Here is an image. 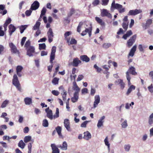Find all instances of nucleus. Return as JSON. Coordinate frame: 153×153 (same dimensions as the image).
I'll return each instance as SVG.
<instances>
[{
	"instance_id": "obj_46",
	"label": "nucleus",
	"mask_w": 153,
	"mask_h": 153,
	"mask_svg": "<svg viewBox=\"0 0 153 153\" xmlns=\"http://www.w3.org/2000/svg\"><path fill=\"white\" fill-rule=\"evenodd\" d=\"M104 142L105 145L107 146L108 149H109L110 147V144L109 143V142L108 141V137L107 136L106 137L105 139Z\"/></svg>"
},
{
	"instance_id": "obj_48",
	"label": "nucleus",
	"mask_w": 153,
	"mask_h": 153,
	"mask_svg": "<svg viewBox=\"0 0 153 153\" xmlns=\"http://www.w3.org/2000/svg\"><path fill=\"white\" fill-rule=\"evenodd\" d=\"M89 27L88 28H86L85 30L83 31L81 33V35L82 36H84L86 35L88 31H89Z\"/></svg>"
},
{
	"instance_id": "obj_36",
	"label": "nucleus",
	"mask_w": 153,
	"mask_h": 153,
	"mask_svg": "<svg viewBox=\"0 0 153 153\" xmlns=\"http://www.w3.org/2000/svg\"><path fill=\"white\" fill-rule=\"evenodd\" d=\"M111 46V44L109 43H104L102 45V47L104 49H107Z\"/></svg>"
},
{
	"instance_id": "obj_26",
	"label": "nucleus",
	"mask_w": 153,
	"mask_h": 153,
	"mask_svg": "<svg viewBox=\"0 0 153 153\" xmlns=\"http://www.w3.org/2000/svg\"><path fill=\"white\" fill-rule=\"evenodd\" d=\"M118 84L120 85V86L122 89H123L125 87V84L123 82V80L121 79H118L116 82Z\"/></svg>"
},
{
	"instance_id": "obj_50",
	"label": "nucleus",
	"mask_w": 153,
	"mask_h": 153,
	"mask_svg": "<svg viewBox=\"0 0 153 153\" xmlns=\"http://www.w3.org/2000/svg\"><path fill=\"white\" fill-rule=\"evenodd\" d=\"M32 12V11L31 10H27L25 12L26 16H29L31 15Z\"/></svg>"
},
{
	"instance_id": "obj_53",
	"label": "nucleus",
	"mask_w": 153,
	"mask_h": 153,
	"mask_svg": "<svg viewBox=\"0 0 153 153\" xmlns=\"http://www.w3.org/2000/svg\"><path fill=\"white\" fill-rule=\"evenodd\" d=\"M109 0H102V5H106L108 4Z\"/></svg>"
},
{
	"instance_id": "obj_16",
	"label": "nucleus",
	"mask_w": 153,
	"mask_h": 153,
	"mask_svg": "<svg viewBox=\"0 0 153 153\" xmlns=\"http://www.w3.org/2000/svg\"><path fill=\"white\" fill-rule=\"evenodd\" d=\"M51 147L52 150V153H59V150L55 144H51Z\"/></svg>"
},
{
	"instance_id": "obj_62",
	"label": "nucleus",
	"mask_w": 153,
	"mask_h": 153,
	"mask_svg": "<svg viewBox=\"0 0 153 153\" xmlns=\"http://www.w3.org/2000/svg\"><path fill=\"white\" fill-rule=\"evenodd\" d=\"M130 148V146L129 145H126L124 146V149L126 151H128Z\"/></svg>"
},
{
	"instance_id": "obj_52",
	"label": "nucleus",
	"mask_w": 153,
	"mask_h": 153,
	"mask_svg": "<svg viewBox=\"0 0 153 153\" xmlns=\"http://www.w3.org/2000/svg\"><path fill=\"white\" fill-rule=\"evenodd\" d=\"M100 3L99 0H94L92 2V4L94 6H96L99 4Z\"/></svg>"
},
{
	"instance_id": "obj_14",
	"label": "nucleus",
	"mask_w": 153,
	"mask_h": 153,
	"mask_svg": "<svg viewBox=\"0 0 153 153\" xmlns=\"http://www.w3.org/2000/svg\"><path fill=\"white\" fill-rule=\"evenodd\" d=\"M45 111L47 113V117L50 118L51 120L53 119V114L52 111L49 109V107L45 109Z\"/></svg>"
},
{
	"instance_id": "obj_33",
	"label": "nucleus",
	"mask_w": 153,
	"mask_h": 153,
	"mask_svg": "<svg viewBox=\"0 0 153 153\" xmlns=\"http://www.w3.org/2000/svg\"><path fill=\"white\" fill-rule=\"evenodd\" d=\"M25 146V144L22 140H21L18 143V146L22 149L24 148Z\"/></svg>"
},
{
	"instance_id": "obj_28",
	"label": "nucleus",
	"mask_w": 153,
	"mask_h": 153,
	"mask_svg": "<svg viewBox=\"0 0 153 153\" xmlns=\"http://www.w3.org/2000/svg\"><path fill=\"white\" fill-rule=\"evenodd\" d=\"M24 101L25 104L29 105L32 103V100L31 98L26 97L24 99Z\"/></svg>"
},
{
	"instance_id": "obj_27",
	"label": "nucleus",
	"mask_w": 153,
	"mask_h": 153,
	"mask_svg": "<svg viewBox=\"0 0 153 153\" xmlns=\"http://www.w3.org/2000/svg\"><path fill=\"white\" fill-rule=\"evenodd\" d=\"M105 117L104 116H103L98 121V122L97 124L98 127L100 128L102 125L103 121H102L105 119Z\"/></svg>"
},
{
	"instance_id": "obj_40",
	"label": "nucleus",
	"mask_w": 153,
	"mask_h": 153,
	"mask_svg": "<svg viewBox=\"0 0 153 153\" xmlns=\"http://www.w3.org/2000/svg\"><path fill=\"white\" fill-rule=\"evenodd\" d=\"M46 11V8L45 7H43L41 11L40 14V17H42V16L45 15Z\"/></svg>"
},
{
	"instance_id": "obj_2",
	"label": "nucleus",
	"mask_w": 153,
	"mask_h": 153,
	"mask_svg": "<svg viewBox=\"0 0 153 153\" xmlns=\"http://www.w3.org/2000/svg\"><path fill=\"white\" fill-rule=\"evenodd\" d=\"M56 47L55 46H53L51 49L50 60V63L52 64L51 65L48 66V70L50 72L51 71L52 69L53 66V65L52 64L53 63V61L55 59V53L56 52Z\"/></svg>"
},
{
	"instance_id": "obj_10",
	"label": "nucleus",
	"mask_w": 153,
	"mask_h": 153,
	"mask_svg": "<svg viewBox=\"0 0 153 153\" xmlns=\"http://www.w3.org/2000/svg\"><path fill=\"white\" fill-rule=\"evenodd\" d=\"M152 23V19H148L146 22V23H143L142 26L144 29H146L150 27V25Z\"/></svg>"
},
{
	"instance_id": "obj_44",
	"label": "nucleus",
	"mask_w": 153,
	"mask_h": 153,
	"mask_svg": "<svg viewBox=\"0 0 153 153\" xmlns=\"http://www.w3.org/2000/svg\"><path fill=\"white\" fill-rule=\"evenodd\" d=\"M27 26L26 25H22L20 27V33H22L24 31V30L26 29L27 27Z\"/></svg>"
},
{
	"instance_id": "obj_60",
	"label": "nucleus",
	"mask_w": 153,
	"mask_h": 153,
	"mask_svg": "<svg viewBox=\"0 0 153 153\" xmlns=\"http://www.w3.org/2000/svg\"><path fill=\"white\" fill-rule=\"evenodd\" d=\"M0 143L1 144L2 146L5 148H7L8 147L6 143L0 142Z\"/></svg>"
},
{
	"instance_id": "obj_8",
	"label": "nucleus",
	"mask_w": 153,
	"mask_h": 153,
	"mask_svg": "<svg viewBox=\"0 0 153 153\" xmlns=\"http://www.w3.org/2000/svg\"><path fill=\"white\" fill-rule=\"evenodd\" d=\"M142 11L141 9H135L134 10H131L128 12V16H135L142 13Z\"/></svg>"
},
{
	"instance_id": "obj_19",
	"label": "nucleus",
	"mask_w": 153,
	"mask_h": 153,
	"mask_svg": "<svg viewBox=\"0 0 153 153\" xmlns=\"http://www.w3.org/2000/svg\"><path fill=\"white\" fill-rule=\"evenodd\" d=\"M23 69V67L20 65L17 66L16 68V73L19 77L22 76L21 71Z\"/></svg>"
},
{
	"instance_id": "obj_51",
	"label": "nucleus",
	"mask_w": 153,
	"mask_h": 153,
	"mask_svg": "<svg viewBox=\"0 0 153 153\" xmlns=\"http://www.w3.org/2000/svg\"><path fill=\"white\" fill-rule=\"evenodd\" d=\"M26 39H27V37L25 36L23 37L22 38V40H21V45L22 46H23V45H24Z\"/></svg>"
},
{
	"instance_id": "obj_23",
	"label": "nucleus",
	"mask_w": 153,
	"mask_h": 153,
	"mask_svg": "<svg viewBox=\"0 0 153 153\" xmlns=\"http://www.w3.org/2000/svg\"><path fill=\"white\" fill-rule=\"evenodd\" d=\"M71 34V31H67L64 34V37L65 40H66L67 42L69 43L70 40V38H67V37L70 35Z\"/></svg>"
},
{
	"instance_id": "obj_22",
	"label": "nucleus",
	"mask_w": 153,
	"mask_h": 153,
	"mask_svg": "<svg viewBox=\"0 0 153 153\" xmlns=\"http://www.w3.org/2000/svg\"><path fill=\"white\" fill-rule=\"evenodd\" d=\"M91 137V135L90 133L88 131L84 133L83 138L87 140H89Z\"/></svg>"
},
{
	"instance_id": "obj_58",
	"label": "nucleus",
	"mask_w": 153,
	"mask_h": 153,
	"mask_svg": "<svg viewBox=\"0 0 153 153\" xmlns=\"http://www.w3.org/2000/svg\"><path fill=\"white\" fill-rule=\"evenodd\" d=\"M92 30V26L91 25H90V27H89V31L88 33L89 34V37H91V31Z\"/></svg>"
},
{
	"instance_id": "obj_39",
	"label": "nucleus",
	"mask_w": 153,
	"mask_h": 153,
	"mask_svg": "<svg viewBox=\"0 0 153 153\" xmlns=\"http://www.w3.org/2000/svg\"><path fill=\"white\" fill-rule=\"evenodd\" d=\"M56 130L59 136L61 135V127L58 126L56 128Z\"/></svg>"
},
{
	"instance_id": "obj_59",
	"label": "nucleus",
	"mask_w": 153,
	"mask_h": 153,
	"mask_svg": "<svg viewBox=\"0 0 153 153\" xmlns=\"http://www.w3.org/2000/svg\"><path fill=\"white\" fill-rule=\"evenodd\" d=\"M122 127L123 128H125L127 126V120H125L124 122L122 124Z\"/></svg>"
},
{
	"instance_id": "obj_3",
	"label": "nucleus",
	"mask_w": 153,
	"mask_h": 153,
	"mask_svg": "<svg viewBox=\"0 0 153 153\" xmlns=\"http://www.w3.org/2000/svg\"><path fill=\"white\" fill-rule=\"evenodd\" d=\"M122 7V5L117 3L115 4V1L114 0L111 4V10L114 9H117L119 13H121L125 11V8Z\"/></svg>"
},
{
	"instance_id": "obj_63",
	"label": "nucleus",
	"mask_w": 153,
	"mask_h": 153,
	"mask_svg": "<svg viewBox=\"0 0 153 153\" xmlns=\"http://www.w3.org/2000/svg\"><path fill=\"white\" fill-rule=\"evenodd\" d=\"M83 76L82 75H79L78 76V77L76 79L77 81H79L81 80L83 78Z\"/></svg>"
},
{
	"instance_id": "obj_55",
	"label": "nucleus",
	"mask_w": 153,
	"mask_h": 153,
	"mask_svg": "<svg viewBox=\"0 0 153 153\" xmlns=\"http://www.w3.org/2000/svg\"><path fill=\"white\" fill-rule=\"evenodd\" d=\"M137 48V45H135L131 49L130 51H131L134 54V53Z\"/></svg>"
},
{
	"instance_id": "obj_24",
	"label": "nucleus",
	"mask_w": 153,
	"mask_h": 153,
	"mask_svg": "<svg viewBox=\"0 0 153 153\" xmlns=\"http://www.w3.org/2000/svg\"><path fill=\"white\" fill-rule=\"evenodd\" d=\"M132 34V33L131 30H129L126 32V34H124L123 36V38L124 39L126 40L127 39V38L130 36Z\"/></svg>"
},
{
	"instance_id": "obj_42",
	"label": "nucleus",
	"mask_w": 153,
	"mask_h": 153,
	"mask_svg": "<svg viewBox=\"0 0 153 153\" xmlns=\"http://www.w3.org/2000/svg\"><path fill=\"white\" fill-rule=\"evenodd\" d=\"M59 109L58 108H56L55 114H54L53 116L54 119L58 118L59 117Z\"/></svg>"
},
{
	"instance_id": "obj_57",
	"label": "nucleus",
	"mask_w": 153,
	"mask_h": 153,
	"mask_svg": "<svg viewBox=\"0 0 153 153\" xmlns=\"http://www.w3.org/2000/svg\"><path fill=\"white\" fill-rule=\"evenodd\" d=\"M148 88L150 92H153V86L152 84H151L150 86L148 87Z\"/></svg>"
},
{
	"instance_id": "obj_13",
	"label": "nucleus",
	"mask_w": 153,
	"mask_h": 153,
	"mask_svg": "<svg viewBox=\"0 0 153 153\" xmlns=\"http://www.w3.org/2000/svg\"><path fill=\"white\" fill-rule=\"evenodd\" d=\"M81 61L79 60L78 58L76 57L73 59L72 62L71 63L72 65L74 67H77L79 63H81Z\"/></svg>"
},
{
	"instance_id": "obj_54",
	"label": "nucleus",
	"mask_w": 153,
	"mask_h": 153,
	"mask_svg": "<svg viewBox=\"0 0 153 153\" xmlns=\"http://www.w3.org/2000/svg\"><path fill=\"white\" fill-rule=\"evenodd\" d=\"M137 48V45H135L131 49L130 51H131L134 54V53Z\"/></svg>"
},
{
	"instance_id": "obj_5",
	"label": "nucleus",
	"mask_w": 153,
	"mask_h": 153,
	"mask_svg": "<svg viewBox=\"0 0 153 153\" xmlns=\"http://www.w3.org/2000/svg\"><path fill=\"white\" fill-rule=\"evenodd\" d=\"M137 38V35L132 36L127 41V44L129 48H130L135 42Z\"/></svg>"
},
{
	"instance_id": "obj_12",
	"label": "nucleus",
	"mask_w": 153,
	"mask_h": 153,
	"mask_svg": "<svg viewBox=\"0 0 153 153\" xmlns=\"http://www.w3.org/2000/svg\"><path fill=\"white\" fill-rule=\"evenodd\" d=\"M101 16L102 17L107 16L108 18H111L112 16L111 14L109 13L108 11L106 9H104L101 12Z\"/></svg>"
},
{
	"instance_id": "obj_30",
	"label": "nucleus",
	"mask_w": 153,
	"mask_h": 153,
	"mask_svg": "<svg viewBox=\"0 0 153 153\" xmlns=\"http://www.w3.org/2000/svg\"><path fill=\"white\" fill-rule=\"evenodd\" d=\"M41 23L39 22H37L35 25L33 27V30H36L37 29H39L40 26V25Z\"/></svg>"
},
{
	"instance_id": "obj_7",
	"label": "nucleus",
	"mask_w": 153,
	"mask_h": 153,
	"mask_svg": "<svg viewBox=\"0 0 153 153\" xmlns=\"http://www.w3.org/2000/svg\"><path fill=\"white\" fill-rule=\"evenodd\" d=\"M129 74L133 75H136L137 74V73L135 71V69L134 67L131 66L130 67L126 72V76H130Z\"/></svg>"
},
{
	"instance_id": "obj_37",
	"label": "nucleus",
	"mask_w": 153,
	"mask_h": 153,
	"mask_svg": "<svg viewBox=\"0 0 153 153\" xmlns=\"http://www.w3.org/2000/svg\"><path fill=\"white\" fill-rule=\"evenodd\" d=\"M46 46L45 43L39 44V49L40 50L45 49Z\"/></svg>"
},
{
	"instance_id": "obj_49",
	"label": "nucleus",
	"mask_w": 153,
	"mask_h": 153,
	"mask_svg": "<svg viewBox=\"0 0 153 153\" xmlns=\"http://www.w3.org/2000/svg\"><path fill=\"white\" fill-rule=\"evenodd\" d=\"M89 122L88 121H85L83 122L81 125V127H82L85 128L86 127V125Z\"/></svg>"
},
{
	"instance_id": "obj_47",
	"label": "nucleus",
	"mask_w": 153,
	"mask_h": 153,
	"mask_svg": "<svg viewBox=\"0 0 153 153\" xmlns=\"http://www.w3.org/2000/svg\"><path fill=\"white\" fill-rule=\"evenodd\" d=\"M30 42L29 40H28L26 42L25 44V47L26 48V49L28 48L30 46Z\"/></svg>"
},
{
	"instance_id": "obj_56",
	"label": "nucleus",
	"mask_w": 153,
	"mask_h": 153,
	"mask_svg": "<svg viewBox=\"0 0 153 153\" xmlns=\"http://www.w3.org/2000/svg\"><path fill=\"white\" fill-rule=\"evenodd\" d=\"M52 93L53 95L56 96H58L59 94V92L58 91L55 90H53Z\"/></svg>"
},
{
	"instance_id": "obj_29",
	"label": "nucleus",
	"mask_w": 153,
	"mask_h": 153,
	"mask_svg": "<svg viewBox=\"0 0 153 153\" xmlns=\"http://www.w3.org/2000/svg\"><path fill=\"white\" fill-rule=\"evenodd\" d=\"M135 87L133 85H131L128 88L127 90V91L126 93V95H128L133 90H134L135 89Z\"/></svg>"
},
{
	"instance_id": "obj_31",
	"label": "nucleus",
	"mask_w": 153,
	"mask_h": 153,
	"mask_svg": "<svg viewBox=\"0 0 153 153\" xmlns=\"http://www.w3.org/2000/svg\"><path fill=\"white\" fill-rule=\"evenodd\" d=\"M9 103V101L8 100H5L2 103L1 107L2 108L5 107Z\"/></svg>"
},
{
	"instance_id": "obj_38",
	"label": "nucleus",
	"mask_w": 153,
	"mask_h": 153,
	"mask_svg": "<svg viewBox=\"0 0 153 153\" xmlns=\"http://www.w3.org/2000/svg\"><path fill=\"white\" fill-rule=\"evenodd\" d=\"M59 79L58 78H54L52 80V82L54 85L58 84Z\"/></svg>"
},
{
	"instance_id": "obj_11",
	"label": "nucleus",
	"mask_w": 153,
	"mask_h": 153,
	"mask_svg": "<svg viewBox=\"0 0 153 153\" xmlns=\"http://www.w3.org/2000/svg\"><path fill=\"white\" fill-rule=\"evenodd\" d=\"M39 6V3L36 1L32 4L30 9L32 10H35L38 9Z\"/></svg>"
},
{
	"instance_id": "obj_35",
	"label": "nucleus",
	"mask_w": 153,
	"mask_h": 153,
	"mask_svg": "<svg viewBox=\"0 0 153 153\" xmlns=\"http://www.w3.org/2000/svg\"><path fill=\"white\" fill-rule=\"evenodd\" d=\"M31 139V136H25L24 139V140L25 143H27L30 141Z\"/></svg>"
},
{
	"instance_id": "obj_61",
	"label": "nucleus",
	"mask_w": 153,
	"mask_h": 153,
	"mask_svg": "<svg viewBox=\"0 0 153 153\" xmlns=\"http://www.w3.org/2000/svg\"><path fill=\"white\" fill-rule=\"evenodd\" d=\"M48 52L44 51H41V56H43L47 55Z\"/></svg>"
},
{
	"instance_id": "obj_25",
	"label": "nucleus",
	"mask_w": 153,
	"mask_h": 153,
	"mask_svg": "<svg viewBox=\"0 0 153 153\" xmlns=\"http://www.w3.org/2000/svg\"><path fill=\"white\" fill-rule=\"evenodd\" d=\"M68 145L66 141H64L62 144V145H60L58 146V147L59 148H61V149L63 150H66L67 149Z\"/></svg>"
},
{
	"instance_id": "obj_18",
	"label": "nucleus",
	"mask_w": 153,
	"mask_h": 153,
	"mask_svg": "<svg viewBox=\"0 0 153 153\" xmlns=\"http://www.w3.org/2000/svg\"><path fill=\"white\" fill-rule=\"evenodd\" d=\"M9 33L10 36H11L13 33L16 30V28L14 25L12 24H10L9 26Z\"/></svg>"
},
{
	"instance_id": "obj_21",
	"label": "nucleus",
	"mask_w": 153,
	"mask_h": 153,
	"mask_svg": "<svg viewBox=\"0 0 153 153\" xmlns=\"http://www.w3.org/2000/svg\"><path fill=\"white\" fill-rule=\"evenodd\" d=\"M95 18L96 20L100 25L102 26H105V23L102 21V19L98 17H96Z\"/></svg>"
},
{
	"instance_id": "obj_45",
	"label": "nucleus",
	"mask_w": 153,
	"mask_h": 153,
	"mask_svg": "<svg viewBox=\"0 0 153 153\" xmlns=\"http://www.w3.org/2000/svg\"><path fill=\"white\" fill-rule=\"evenodd\" d=\"M48 120L46 119H44L43 121L42 126L45 127L48 126Z\"/></svg>"
},
{
	"instance_id": "obj_34",
	"label": "nucleus",
	"mask_w": 153,
	"mask_h": 153,
	"mask_svg": "<svg viewBox=\"0 0 153 153\" xmlns=\"http://www.w3.org/2000/svg\"><path fill=\"white\" fill-rule=\"evenodd\" d=\"M128 22H123V23L122 26L123 28L124 29L125 31L127 30L128 29Z\"/></svg>"
},
{
	"instance_id": "obj_15",
	"label": "nucleus",
	"mask_w": 153,
	"mask_h": 153,
	"mask_svg": "<svg viewBox=\"0 0 153 153\" xmlns=\"http://www.w3.org/2000/svg\"><path fill=\"white\" fill-rule=\"evenodd\" d=\"M64 125L66 129L68 131H71V129L70 127V122L69 120L65 119L64 120Z\"/></svg>"
},
{
	"instance_id": "obj_17",
	"label": "nucleus",
	"mask_w": 153,
	"mask_h": 153,
	"mask_svg": "<svg viewBox=\"0 0 153 153\" xmlns=\"http://www.w3.org/2000/svg\"><path fill=\"white\" fill-rule=\"evenodd\" d=\"M95 100L94 103V107L95 108L97 106L100 101V98L99 95H96L94 97Z\"/></svg>"
},
{
	"instance_id": "obj_6",
	"label": "nucleus",
	"mask_w": 153,
	"mask_h": 153,
	"mask_svg": "<svg viewBox=\"0 0 153 153\" xmlns=\"http://www.w3.org/2000/svg\"><path fill=\"white\" fill-rule=\"evenodd\" d=\"M9 45L10 48V51L12 53H19V51L17 50L16 47L12 42L9 43Z\"/></svg>"
},
{
	"instance_id": "obj_1",
	"label": "nucleus",
	"mask_w": 153,
	"mask_h": 153,
	"mask_svg": "<svg viewBox=\"0 0 153 153\" xmlns=\"http://www.w3.org/2000/svg\"><path fill=\"white\" fill-rule=\"evenodd\" d=\"M73 89L76 91L74 92V96L71 98V101L73 102H75L77 101L79 98V93L80 91V89L78 86L75 81L73 82Z\"/></svg>"
},
{
	"instance_id": "obj_41",
	"label": "nucleus",
	"mask_w": 153,
	"mask_h": 153,
	"mask_svg": "<svg viewBox=\"0 0 153 153\" xmlns=\"http://www.w3.org/2000/svg\"><path fill=\"white\" fill-rule=\"evenodd\" d=\"M75 10L74 8H71L69 13L68 14V16H71L73 14L75 13Z\"/></svg>"
},
{
	"instance_id": "obj_32",
	"label": "nucleus",
	"mask_w": 153,
	"mask_h": 153,
	"mask_svg": "<svg viewBox=\"0 0 153 153\" xmlns=\"http://www.w3.org/2000/svg\"><path fill=\"white\" fill-rule=\"evenodd\" d=\"M48 37H53L54 35L53 32L52 30L50 28L47 33Z\"/></svg>"
},
{
	"instance_id": "obj_64",
	"label": "nucleus",
	"mask_w": 153,
	"mask_h": 153,
	"mask_svg": "<svg viewBox=\"0 0 153 153\" xmlns=\"http://www.w3.org/2000/svg\"><path fill=\"white\" fill-rule=\"evenodd\" d=\"M149 123L150 125L153 123V118L152 117H151L150 116H149Z\"/></svg>"
},
{
	"instance_id": "obj_20",
	"label": "nucleus",
	"mask_w": 153,
	"mask_h": 153,
	"mask_svg": "<svg viewBox=\"0 0 153 153\" xmlns=\"http://www.w3.org/2000/svg\"><path fill=\"white\" fill-rule=\"evenodd\" d=\"M80 59L83 62H88L90 61V59L86 55H81L80 56Z\"/></svg>"
},
{
	"instance_id": "obj_4",
	"label": "nucleus",
	"mask_w": 153,
	"mask_h": 153,
	"mask_svg": "<svg viewBox=\"0 0 153 153\" xmlns=\"http://www.w3.org/2000/svg\"><path fill=\"white\" fill-rule=\"evenodd\" d=\"M12 82L13 84L16 87L18 90L21 91V88L20 86V85L19 83L17 76L16 74H14L13 75Z\"/></svg>"
},
{
	"instance_id": "obj_43",
	"label": "nucleus",
	"mask_w": 153,
	"mask_h": 153,
	"mask_svg": "<svg viewBox=\"0 0 153 153\" xmlns=\"http://www.w3.org/2000/svg\"><path fill=\"white\" fill-rule=\"evenodd\" d=\"M70 44V45H73V44H77V41L74 38H71L70 41H69Z\"/></svg>"
},
{
	"instance_id": "obj_9",
	"label": "nucleus",
	"mask_w": 153,
	"mask_h": 153,
	"mask_svg": "<svg viewBox=\"0 0 153 153\" xmlns=\"http://www.w3.org/2000/svg\"><path fill=\"white\" fill-rule=\"evenodd\" d=\"M27 50V54L29 56H33V54L35 52V48L33 46H30Z\"/></svg>"
}]
</instances>
